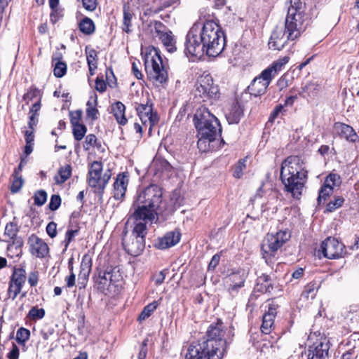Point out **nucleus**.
Listing matches in <instances>:
<instances>
[{"mask_svg": "<svg viewBox=\"0 0 359 359\" xmlns=\"http://www.w3.org/2000/svg\"><path fill=\"white\" fill-rule=\"evenodd\" d=\"M184 46V53L190 60L199 59L205 53L216 57L224 49L225 36L215 22L206 20L202 26L194 24L187 34Z\"/></svg>", "mask_w": 359, "mask_h": 359, "instance_id": "f257e3e1", "label": "nucleus"}, {"mask_svg": "<svg viewBox=\"0 0 359 359\" xmlns=\"http://www.w3.org/2000/svg\"><path fill=\"white\" fill-rule=\"evenodd\" d=\"M161 189L156 184L138 191L133 203L134 212L130 219L152 223L156 215H166V203L163 201Z\"/></svg>", "mask_w": 359, "mask_h": 359, "instance_id": "f03ea898", "label": "nucleus"}, {"mask_svg": "<svg viewBox=\"0 0 359 359\" xmlns=\"http://www.w3.org/2000/svg\"><path fill=\"white\" fill-rule=\"evenodd\" d=\"M307 179V171L302 159L298 156H290L285 159L280 168V180L287 192L294 198H299Z\"/></svg>", "mask_w": 359, "mask_h": 359, "instance_id": "7ed1b4c3", "label": "nucleus"}, {"mask_svg": "<svg viewBox=\"0 0 359 359\" xmlns=\"http://www.w3.org/2000/svg\"><path fill=\"white\" fill-rule=\"evenodd\" d=\"M195 127L198 131V147L206 150V142H213L220 135L222 129L218 119L204 107H199L194 116Z\"/></svg>", "mask_w": 359, "mask_h": 359, "instance_id": "20e7f679", "label": "nucleus"}, {"mask_svg": "<svg viewBox=\"0 0 359 359\" xmlns=\"http://www.w3.org/2000/svg\"><path fill=\"white\" fill-rule=\"evenodd\" d=\"M305 8V4L302 0H290L285 27L291 41L297 39L306 28L308 22Z\"/></svg>", "mask_w": 359, "mask_h": 359, "instance_id": "39448f33", "label": "nucleus"}, {"mask_svg": "<svg viewBox=\"0 0 359 359\" xmlns=\"http://www.w3.org/2000/svg\"><path fill=\"white\" fill-rule=\"evenodd\" d=\"M233 334L230 327H227L221 320L211 324L207 332L206 337L201 339L208 344L210 348L216 351L217 358L224 356L227 345L232 341Z\"/></svg>", "mask_w": 359, "mask_h": 359, "instance_id": "423d86ee", "label": "nucleus"}, {"mask_svg": "<svg viewBox=\"0 0 359 359\" xmlns=\"http://www.w3.org/2000/svg\"><path fill=\"white\" fill-rule=\"evenodd\" d=\"M133 223V229L128 236L127 232L124 233L122 238L124 249L128 254L133 256L139 255L145 248V236L147 234V225L148 222L131 219Z\"/></svg>", "mask_w": 359, "mask_h": 359, "instance_id": "0eeeda50", "label": "nucleus"}, {"mask_svg": "<svg viewBox=\"0 0 359 359\" xmlns=\"http://www.w3.org/2000/svg\"><path fill=\"white\" fill-rule=\"evenodd\" d=\"M145 70L151 81L162 84L168 80V65L163 61L160 52L154 48L146 54L144 58Z\"/></svg>", "mask_w": 359, "mask_h": 359, "instance_id": "6e6552de", "label": "nucleus"}, {"mask_svg": "<svg viewBox=\"0 0 359 359\" xmlns=\"http://www.w3.org/2000/svg\"><path fill=\"white\" fill-rule=\"evenodd\" d=\"M290 233L287 230L266 234L262 245V250L263 258L267 264H270L272 262L276 252L290 240Z\"/></svg>", "mask_w": 359, "mask_h": 359, "instance_id": "1a4fd4ad", "label": "nucleus"}, {"mask_svg": "<svg viewBox=\"0 0 359 359\" xmlns=\"http://www.w3.org/2000/svg\"><path fill=\"white\" fill-rule=\"evenodd\" d=\"M102 163L100 161H93L88 170V184L94 188V192L102 195L104 190L110 180L111 175L105 172L102 175Z\"/></svg>", "mask_w": 359, "mask_h": 359, "instance_id": "9d476101", "label": "nucleus"}, {"mask_svg": "<svg viewBox=\"0 0 359 359\" xmlns=\"http://www.w3.org/2000/svg\"><path fill=\"white\" fill-rule=\"evenodd\" d=\"M215 351L201 339L190 344L185 359H222Z\"/></svg>", "mask_w": 359, "mask_h": 359, "instance_id": "9b49d317", "label": "nucleus"}, {"mask_svg": "<svg viewBox=\"0 0 359 359\" xmlns=\"http://www.w3.org/2000/svg\"><path fill=\"white\" fill-rule=\"evenodd\" d=\"M218 93V87L214 85L212 76L203 74L198 78L196 84V95L203 98V101L206 98H216Z\"/></svg>", "mask_w": 359, "mask_h": 359, "instance_id": "f8f14e48", "label": "nucleus"}, {"mask_svg": "<svg viewBox=\"0 0 359 359\" xmlns=\"http://www.w3.org/2000/svg\"><path fill=\"white\" fill-rule=\"evenodd\" d=\"M319 251L325 258L330 259H339L346 254L345 245L332 237H328L322 242Z\"/></svg>", "mask_w": 359, "mask_h": 359, "instance_id": "ddd939ff", "label": "nucleus"}, {"mask_svg": "<svg viewBox=\"0 0 359 359\" xmlns=\"http://www.w3.org/2000/svg\"><path fill=\"white\" fill-rule=\"evenodd\" d=\"M27 280V273L22 268H15L8 290V294L10 298L14 300L21 290Z\"/></svg>", "mask_w": 359, "mask_h": 359, "instance_id": "4468645a", "label": "nucleus"}, {"mask_svg": "<svg viewBox=\"0 0 359 359\" xmlns=\"http://www.w3.org/2000/svg\"><path fill=\"white\" fill-rule=\"evenodd\" d=\"M155 37H158L167 50L172 53L176 50L175 40L170 31H165V25L160 21H155L154 24Z\"/></svg>", "mask_w": 359, "mask_h": 359, "instance_id": "2eb2a0df", "label": "nucleus"}, {"mask_svg": "<svg viewBox=\"0 0 359 359\" xmlns=\"http://www.w3.org/2000/svg\"><path fill=\"white\" fill-rule=\"evenodd\" d=\"M272 79L268 75H264V71L260 75L255 77L248 88L251 95L260 96L266 93Z\"/></svg>", "mask_w": 359, "mask_h": 359, "instance_id": "dca6fc26", "label": "nucleus"}, {"mask_svg": "<svg viewBox=\"0 0 359 359\" xmlns=\"http://www.w3.org/2000/svg\"><path fill=\"white\" fill-rule=\"evenodd\" d=\"M29 252L39 258H44L49 252L47 243L35 234H32L27 241Z\"/></svg>", "mask_w": 359, "mask_h": 359, "instance_id": "f3484780", "label": "nucleus"}, {"mask_svg": "<svg viewBox=\"0 0 359 359\" xmlns=\"http://www.w3.org/2000/svg\"><path fill=\"white\" fill-rule=\"evenodd\" d=\"M248 272L245 269H238L231 273L226 277V283L229 284V292L231 295L237 293L238 289L244 286Z\"/></svg>", "mask_w": 359, "mask_h": 359, "instance_id": "a211bd4d", "label": "nucleus"}, {"mask_svg": "<svg viewBox=\"0 0 359 359\" xmlns=\"http://www.w3.org/2000/svg\"><path fill=\"white\" fill-rule=\"evenodd\" d=\"M287 41H291V39L288 38L285 29L283 30L281 27H276L271 35L268 45L270 49L280 50Z\"/></svg>", "mask_w": 359, "mask_h": 359, "instance_id": "6ab92c4d", "label": "nucleus"}, {"mask_svg": "<svg viewBox=\"0 0 359 359\" xmlns=\"http://www.w3.org/2000/svg\"><path fill=\"white\" fill-rule=\"evenodd\" d=\"M334 130L341 138H344L348 142H355L359 140L355 130L349 125L337 122L334 125Z\"/></svg>", "mask_w": 359, "mask_h": 359, "instance_id": "aec40b11", "label": "nucleus"}, {"mask_svg": "<svg viewBox=\"0 0 359 359\" xmlns=\"http://www.w3.org/2000/svg\"><path fill=\"white\" fill-rule=\"evenodd\" d=\"M329 346L327 343L319 342L310 347L308 353H305L306 359H327L328 357ZM304 357V355H302Z\"/></svg>", "mask_w": 359, "mask_h": 359, "instance_id": "412c9836", "label": "nucleus"}, {"mask_svg": "<svg viewBox=\"0 0 359 359\" xmlns=\"http://www.w3.org/2000/svg\"><path fill=\"white\" fill-rule=\"evenodd\" d=\"M137 114L143 123L149 121L151 126L154 125L158 121V117L156 113H153L151 104H138L136 107Z\"/></svg>", "mask_w": 359, "mask_h": 359, "instance_id": "4be33fe9", "label": "nucleus"}, {"mask_svg": "<svg viewBox=\"0 0 359 359\" xmlns=\"http://www.w3.org/2000/svg\"><path fill=\"white\" fill-rule=\"evenodd\" d=\"M180 233L177 231L168 232L163 237L159 238L155 246L161 250L169 248L175 245L180 240Z\"/></svg>", "mask_w": 359, "mask_h": 359, "instance_id": "5701e85b", "label": "nucleus"}, {"mask_svg": "<svg viewBox=\"0 0 359 359\" xmlns=\"http://www.w3.org/2000/svg\"><path fill=\"white\" fill-rule=\"evenodd\" d=\"M128 184V175L125 172L118 174L114 184V197L115 199L120 200L124 197Z\"/></svg>", "mask_w": 359, "mask_h": 359, "instance_id": "b1692460", "label": "nucleus"}, {"mask_svg": "<svg viewBox=\"0 0 359 359\" xmlns=\"http://www.w3.org/2000/svg\"><path fill=\"white\" fill-rule=\"evenodd\" d=\"M52 65L55 76L61 78L66 74L67 64L62 61V54L60 52H56L53 55Z\"/></svg>", "mask_w": 359, "mask_h": 359, "instance_id": "393cba45", "label": "nucleus"}, {"mask_svg": "<svg viewBox=\"0 0 359 359\" xmlns=\"http://www.w3.org/2000/svg\"><path fill=\"white\" fill-rule=\"evenodd\" d=\"M243 110L241 104L236 102H233L226 114V119L230 124L238 123L243 116Z\"/></svg>", "mask_w": 359, "mask_h": 359, "instance_id": "a878e982", "label": "nucleus"}, {"mask_svg": "<svg viewBox=\"0 0 359 359\" xmlns=\"http://www.w3.org/2000/svg\"><path fill=\"white\" fill-rule=\"evenodd\" d=\"M289 57L285 56L273 62L271 66L264 70V75H268L271 79L274 78L282 67L288 62Z\"/></svg>", "mask_w": 359, "mask_h": 359, "instance_id": "bb28decb", "label": "nucleus"}, {"mask_svg": "<svg viewBox=\"0 0 359 359\" xmlns=\"http://www.w3.org/2000/svg\"><path fill=\"white\" fill-rule=\"evenodd\" d=\"M289 57L285 56L273 62L271 66L264 70V75H268L271 79L274 78L282 67L288 62Z\"/></svg>", "mask_w": 359, "mask_h": 359, "instance_id": "cd10ccee", "label": "nucleus"}, {"mask_svg": "<svg viewBox=\"0 0 359 359\" xmlns=\"http://www.w3.org/2000/svg\"><path fill=\"white\" fill-rule=\"evenodd\" d=\"M125 105L121 102H116L112 106V112L117 122L121 125H125L127 123V118L125 116Z\"/></svg>", "mask_w": 359, "mask_h": 359, "instance_id": "c85d7f7f", "label": "nucleus"}, {"mask_svg": "<svg viewBox=\"0 0 359 359\" xmlns=\"http://www.w3.org/2000/svg\"><path fill=\"white\" fill-rule=\"evenodd\" d=\"M97 103V96L95 93L93 95L90 97L89 100L87 102V109H86V116L88 118H91L92 120L97 119V114H99L98 110L96 109V105Z\"/></svg>", "mask_w": 359, "mask_h": 359, "instance_id": "c756f323", "label": "nucleus"}, {"mask_svg": "<svg viewBox=\"0 0 359 359\" xmlns=\"http://www.w3.org/2000/svg\"><path fill=\"white\" fill-rule=\"evenodd\" d=\"M123 27L122 29L126 33L130 32L131 21L133 18V13L130 11V6L128 4H125L123 7Z\"/></svg>", "mask_w": 359, "mask_h": 359, "instance_id": "7c9ffc66", "label": "nucleus"}, {"mask_svg": "<svg viewBox=\"0 0 359 359\" xmlns=\"http://www.w3.org/2000/svg\"><path fill=\"white\" fill-rule=\"evenodd\" d=\"M41 109V100L40 99L32 104L29 109V121L28 122L29 128L33 129V127L36 126L38 122L37 116H39V111Z\"/></svg>", "mask_w": 359, "mask_h": 359, "instance_id": "2f4dec72", "label": "nucleus"}, {"mask_svg": "<svg viewBox=\"0 0 359 359\" xmlns=\"http://www.w3.org/2000/svg\"><path fill=\"white\" fill-rule=\"evenodd\" d=\"M72 175V167L67 164L61 167L58 170V175L55 177L56 184H62L66 182Z\"/></svg>", "mask_w": 359, "mask_h": 359, "instance_id": "473e14b6", "label": "nucleus"}, {"mask_svg": "<svg viewBox=\"0 0 359 359\" xmlns=\"http://www.w3.org/2000/svg\"><path fill=\"white\" fill-rule=\"evenodd\" d=\"M79 28L82 33L86 35L92 34L95 29L93 21L88 17L81 20L79 24Z\"/></svg>", "mask_w": 359, "mask_h": 359, "instance_id": "72a5a7b5", "label": "nucleus"}, {"mask_svg": "<svg viewBox=\"0 0 359 359\" xmlns=\"http://www.w3.org/2000/svg\"><path fill=\"white\" fill-rule=\"evenodd\" d=\"M18 232V229L16 224L13 222L8 223L5 227L4 236L6 237L5 241L9 242L14 239L17 236Z\"/></svg>", "mask_w": 359, "mask_h": 359, "instance_id": "f704fd0d", "label": "nucleus"}, {"mask_svg": "<svg viewBox=\"0 0 359 359\" xmlns=\"http://www.w3.org/2000/svg\"><path fill=\"white\" fill-rule=\"evenodd\" d=\"M157 306V302H153L151 304H149L148 305L144 306V308L143 309L142 311L140 313L138 317V320L141 322L148 318L151 315V313L156 309Z\"/></svg>", "mask_w": 359, "mask_h": 359, "instance_id": "c9c22d12", "label": "nucleus"}, {"mask_svg": "<svg viewBox=\"0 0 359 359\" xmlns=\"http://www.w3.org/2000/svg\"><path fill=\"white\" fill-rule=\"evenodd\" d=\"M111 277L112 276L109 271H100L95 282L100 285H102L104 287L111 283Z\"/></svg>", "mask_w": 359, "mask_h": 359, "instance_id": "e433bc0d", "label": "nucleus"}, {"mask_svg": "<svg viewBox=\"0 0 359 359\" xmlns=\"http://www.w3.org/2000/svg\"><path fill=\"white\" fill-rule=\"evenodd\" d=\"M72 127V133L76 141H81L87 132V128L84 124L76 125Z\"/></svg>", "mask_w": 359, "mask_h": 359, "instance_id": "4c0bfd02", "label": "nucleus"}, {"mask_svg": "<svg viewBox=\"0 0 359 359\" xmlns=\"http://www.w3.org/2000/svg\"><path fill=\"white\" fill-rule=\"evenodd\" d=\"M324 183L334 189V187H339L341 184L340 176L337 173H330L325 178Z\"/></svg>", "mask_w": 359, "mask_h": 359, "instance_id": "58836bf2", "label": "nucleus"}, {"mask_svg": "<svg viewBox=\"0 0 359 359\" xmlns=\"http://www.w3.org/2000/svg\"><path fill=\"white\" fill-rule=\"evenodd\" d=\"M344 202V198L342 196H335L334 200L330 201L327 204L326 210L330 212H333L337 208L341 207Z\"/></svg>", "mask_w": 359, "mask_h": 359, "instance_id": "ea45409f", "label": "nucleus"}, {"mask_svg": "<svg viewBox=\"0 0 359 359\" xmlns=\"http://www.w3.org/2000/svg\"><path fill=\"white\" fill-rule=\"evenodd\" d=\"M96 146L97 147H100L101 146L100 143L97 142V137L93 134H89L86 137L84 143H83V149L86 151H88L92 147Z\"/></svg>", "mask_w": 359, "mask_h": 359, "instance_id": "a19ab883", "label": "nucleus"}, {"mask_svg": "<svg viewBox=\"0 0 359 359\" xmlns=\"http://www.w3.org/2000/svg\"><path fill=\"white\" fill-rule=\"evenodd\" d=\"M333 192L332 187H330V186L323 184V187L319 191V194L318 197V202L320 204L323 201H325L327 197L330 196Z\"/></svg>", "mask_w": 359, "mask_h": 359, "instance_id": "79ce46f5", "label": "nucleus"}, {"mask_svg": "<svg viewBox=\"0 0 359 359\" xmlns=\"http://www.w3.org/2000/svg\"><path fill=\"white\" fill-rule=\"evenodd\" d=\"M47 197L48 195L46 191L43 189L36 191L34 195V205L37 206L43 205L46 202Z\"/></svg>", "mask_w": 359, "mask_h": 359, "instance_id": "37998d69", "label": "nucleus"}, {"mask_svg": "<svg viewBox=\"0 0 359 359\" xmlns=\"http://www.w3.org/2000/svg\"><path fill=\"white\" fill-rule=\"evenodd\" d=\"M45 313V310L43 308L38 309L36 306H33L29 310L27 317L31 320H36L43 318Z\"/></svg>", "mask_w": 359, "mask_h": 359, "instance_id": "c03bdc74", "label": "nucleus"}, {"mask_svg": "<svg viewBox=\"0 0 359 359\" xmlns=\"http://www.w3.org/2000/svg\"><path fill=\"white\" fill-rule=\"evenodd\" d=\"M13 181L12 182V185L11 187V191L12 193H17L18 192L22 185H23V179L22 178L21 176H20L19 175H14L13 174Z\"/></svg>", "mask_w": 359, "mask_h": 359, "instance_id": "a18cd8bd", "label": "nucleus"}, {"mask_svg": "<svg viewBox=\"0 0 359 359\" xmlns=\"http://www.w3.org/2000/svg\"><path fill=\"white\" fill-rule=\"evenodd\" d=\"M30 332L29 330L20 327L16 332V340L20 344H23L29 338Z\"/></svg>", "mask_w": 359, "mask_h": 359, "instance_id": "49530a36", "label": "nucleus"}, {"mask_svg": "<svg viewBox=\"0 0 359 359\" xmlns=\"http://www.w3.org/2000/svg\"><path fill=\"white\" fill-rule=\"evenodd\" d=\"M61 197L58 194H53L50 197L48 208L52 211H55L61 205Z\"/></svg>", "mask_w": 359, "mask_h": 359, "instance_id": "de8ad7c7", "label": "nucleus"}, {"mask_svg": "<svg viewBox=\"0 0 359 359\" xmlns=\"http://www.w3.org/2000/svg\"><path fill=\"white\" fill-rule=\"evenodd\" d=\"M69 117H70V123L72 124V126H76V125H80L81 124L80 123V121L82 117V111L81 109H78L74 111L69 112Z\"/></svg>", "mask_w": 359, "mask_h": 359, "instance_id": "09e8293b", "label": "nucleus"}, {"mask_svg": "<svg viewBox=\"0 0 359 359\" xmlns=\"http://www.w3.org/2000/svg\"><path fill=\"white\" fill-rule=\"evenodd\" d=\"M276 316V309L273 306H269L268 311L263 316L262 319L273 324Z\"/></svg>", "mask_w": 359, "mask_h": 359, "instance_id": "8fccbe9b", "label": "nucleus"}, {"mask_svg": "<svg viewBox=\"0 0 359 359\" xmlns=\"http://www.w3.org/2000/svg\"><path fill=\"white\" fill-rule=\"evenodd\" d=\"M62 10L58 8L57 7L54 8V9H51L50 20L53 24H55L60 19L62 18Z\"/></svg>", "mask_w": 359, "mask_h": 359, "instance_id": "3c124183", "label": "nucleus"}, {"mask_svg": "<svg viewBox=\"0 0 359 359\" xmlns=\"http://www.w3.org/2000/svg\"><path fill=\"white\" fill-rule=\"evenodd\" d=\"M320 87L315 83H309L305 86L304 90L309 96H314L320 91Z\"/></svg>", "mask_w": 359, "mask_h": 359, "instance_id": "603ef678", "label": "nucleus"}, {"mask_svg": "<svg viewBox=\"0 0 359 359\" xmlns=\"http://www.w3.org/2000/svg\"><path fill=\"white\" fill-rule=\"evenodd\" d=\"M246 159L243 158V159H241L236 168H235V170H234V173H233V176L237 177V178H240L242 175V172L243 170L246 167Z\"/></svg>", "mask_w": 359, "mask_h": 359, "instance_id": "864d4df0", "label": "nucleus"}, {"mask_svg": "<svg viewBox=\"0 0 359 359\" xmlns=\"http://www.w3.org/2000/svg\"><path fill=\"white\" fill-rule=\"evenodd\" d=\"M86 57L88 66H90V65H97V52L95 50L91 49L89 51L86 50Z\"/></svg>", "mask_w": 359, "mask_h": 359, "instance_id": "5fc2aeb1", "label": "nucleus"}, {"mask_svg": "<svg viewBox=\"0 0 359 359\" xmlns=\"http://www.w3.org/2000/svg\"><path fill=\"white\" fill-rule=\"evenodd\" d=\"M69 269L70 271V275L66 277L65 281L67 286L68 287H72L75 285V275L73 273V266L70 262L69 263Z\"/></svg>", "mask_w": 359, "mask_h": 359, "instance_id": "6e6d98bb", "label": "nucleus"}, {"mask_svg": "<svg viewBox=\"0 0 359 359\" xmlns=\"http://www.w3.org/2000/svg\"><path fill=\"white\" fill-rule=\"evenodd\" d=\"M39 91L36 88H30L26 94L24 95L23 99L25 100H27V104L29 101L32 100L34 97H38Z\"/></svg>", "mask_w": 359, "mask_h": 359, "instance_id": "4d7b16f0", "label": "nucleus"}, {"mask_svg": "<svg viewBox=\"0 0 359 359\" xmlns=\"http://www.w3.org/2000/svg\"><path fill=\"white\" fill-rule=\"evenodd\" d=\"M57 224L54 222H49L46 226V232L50 238H54L57 235Z\"/></svg>", "mask_w": 359, "mask_h": 359, "instance_id": "13d9d810", "label": "nucleus"}, {"mask_svg": "<svg viewBox=\"0 0 359 359\" xmlns=\"http://www.w3.org/2000/svg\"><path fill=\"white\" fill-rule=\"evenodd\" d=\"M220 261V255L219 254H215L212 256L209 265H208V271H213L215 269L217 266L219 264Z\"/></svg>", "mask_w": 359, "mask_h": 359, "instance_id": "bf43d9fd", "label": "nucleus"}, {"mask_svg": "<svg viewBox=\"0 0 359 359\" xmlns=\"http://www.w3.org/2000/svg\"><path fill=\"white\" fill-rule=\"evenodd\" d=\"M147 341L148 339H144L141 345L137 359H145L147 354Z\"/></svg>", "mask_w": 359, "mask_h": 359, "instance_id": "052dcab7", "label": "nucleus"}, {"mask_svg": "<svg viewBox=\"0 0 359 359\" xmlns=\"http://www.w3.org/2000/svg\"><path fill=\"white\" fill-rule=\"evenodd\" d=\"M83 7L89 11H93L96 8L97 0H82Z\"/></svg>", "mask_w": 359, "mask_h": 359, "instance_id": "680f3d73", "label": "nucleus"}, {"mask_svg": "<svg viewBox=\"0 0 359 359\" xmlns=\"http://www.w3.org/2000/svg\"><path fill=\"white\" fill-rule=\"evenodd\" d=\"M140 62L138 61L137 62L134 61L132 63V71L134 74V76L137 79H141L142 78V74L139 69V66H140Z\"/></svg>", "mask_w": 359, "mask_h": 359, "instance_id": "e2e57ef3", "label": "nucleus"}, {"mask_svg": "<svg viewBox=\"0 0 359 359\" xmlns=\"http://www.w3.org/2000/svg\"><path fill=\"white\" fill-rule=\"evenodd\" d=\"M283 107H284V106L283 104L277 105L274 108L273 111L271 113L270 116H269V121H273L274 119H276L280 113L282 112Z\"/></svg>", "mask_w": 359, "mask_h": 359, "instance_id": "0e129e2a", "label": "nucleus"}, {"mask_svg": "<svg viewBox=\"0 0 359 359\" xmlns=\"http://www.w3.org/2000/svg\"><path fill=\"white\" fill-rule=\"evenodd\" d=\"M273 325V323H270L269 321L262 319V324L261 325L262 332L266 334H269L272 330Z\"/></svg>", "mask_w": 359, "mask_h": 359, "instance_id": "69168bd1", "label": "nucleus"}, {"mask_svg": "<svg viewBox=\"0 0 359 359\" xmlns=\"http://www.w3.org/2000/svg\"><path fill=\"white\" fill-rule=\"evenodd\" d=\"M78 232H79V230H77V229H76V230H68L66 232L65 240V242L66 243H65V247L66 248L68 246V245L69 244V243L71 242L72 238L78 233Z\"/></svg>", "mask_w": 359, "mask_h": 359, "instance_id": "338daca9", "label": "nucleus"}, {"mask_svg": "<svg viewBox=\"0 0 359 359\" xmlns=\"http://www.w3.org/2000/svg\"><path fill=\"white\" fill-rule=\"evenodd\" d=\"M8 358L9 359H18L19 358V348L15 344L12 345V349L8 353Z\"/></svg>", "mask_w": 359, "mask_h": 359, "instance_id": "774afa93", "label": "nucleus"}]
</instances>
